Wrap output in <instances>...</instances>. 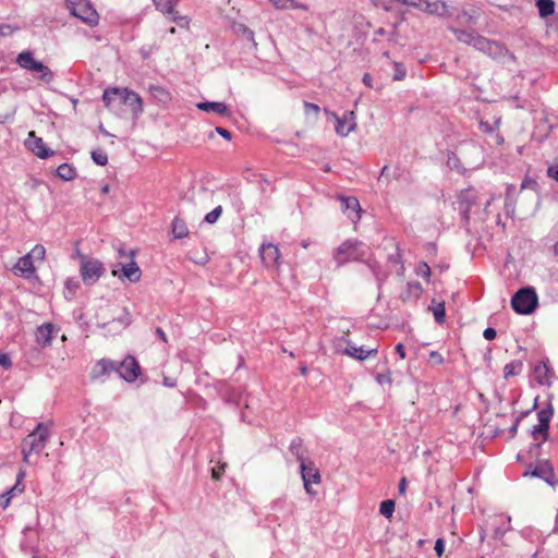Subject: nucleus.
Returning <instances> with one entry per match:
<instances>
[{"mask_svg":"<svg viewBox=\"0 0 558 558\" xmlns=\"http://www.w3.org/2000/svg\"><path fill=\"white\" fill-rule=\"evenodd\" d=\"M365 244L356 240L344 241L333 253V259L338 267L350 262L361 260L365 255Z\"/></svg>","mask_w":558,"mask_h":558,"instance_id":"f257e3e1","label":"nucleus"},{"mask_svg":"<svg viewBox=\"0 0 558 558\" xmlns=\"http://www.w3.org/2000/svg\"><path fill=\"white\" fill-rule=\"evenodd\" d=\"M538 305L536 291L532 287L519 289L511 298L512 310L521 315L532 314Z\"/></svg>","mask_w":558,"mask_h":558,"instance_id":"f03ea898","label":"nucleus"},{"mask_svg":"<svg viewBox=\"0 0 558 558\" xmlns=\"http://www.w3.org/2000/svg\"><path fill=\"white\" fill-rule=\"evenodd\" d=\"M16 63L24 70L37 72L39 74L38 78L45 83H50L53 80L52 71L41 61L36 60L34 53L29 50L19 53Z\"/></svg>","mask_w":558,"mask_h":558,"instance_id":"7ed1b4c3","label":"nucleus"},{"mask_svg":"<svg viewBox=\"0 0 558 558\" xmlns=\"http://www.w3.org/2000/svg\"><path fill=\"white\" fill-rule=\"evenodd\" d=\"M71 13L89 26L98 24L99 15L89 0H65Z\"/></svg>","mask_w":558,"mask_h":558,"instance_id":"20e7f679","label":"nucleus"},{"mask_svg":"<svg viewBox=\"0 0 558 558\" xmlns=\"http://www.w3.org/2000/svg\"><path fill=\"white\" fill-rule=\"evenodd\" d=\"M81 258L80 272L85 284H94L105 274V266L98 259L87 258L85 255L77 253Z\"/></svg>","mask_w":558,"mask_h":558,"instance_id":"39448f33","label":"nucleus"},{"mask_svg":"<svg viewBox=\"0 0 558 558\" xmlns=\"http://www.w3.org/2000/svg\"><path fill=\"white\" fill-rule=\"evenodd\" d=\"M527 475L542 478L551 487L558 485V478L556 476L554 465L549 460L538 461L536 465L529 464L523 473V476Z\"/></svg>","mask_w":558,"mask_h":558,"instance_id":"423d86ee","label":"nucleus"},{"mask_svg":"<svg viewBox=\"0 0 558 558\" xmlns=\"http://www.w3.org/2000/svg\"><path fill=\"white\" fill-rule=\"evenodd\" d=\"M48 438V428L44 426L43 423H39L37 427L23 439L22 446L25 447L28 452L39 453L45 449Z\"/></svg>","mask_w":558,"mask_h":558,"instance_id":"0eeeda50","label":"nucleus"},{"mask_svg":"<svg viewBox=\"0 0 558 558\" xmlns=\"http://www.w3.org/2000/svg\"><path fill=\"white\" fill-rule=\"evenodd\" d=\"M335 350L338 353L345 354L350 357L364 361L367 357L375 355L377 349L365 350L363 347H355L352 342L348 341L344 337L335 340Z\"/></svg>","mask_w":558,"mask_h":558,"instance_id":"6e6552de","label":"nucleus"},{"mask_svg":"<svg viewBox=\"0 0 558 558\" xmlns=\"http://www.w3.org/2000/svg\"><path fill=\"white\" fill-rule=\"evenodd\" d=\"M473 47L493 59H501L509 53L504 44L488 39L480 34L475 37Z\"/></svg>","mask_w":558,"mask_h":558,"instance_id":"1a4fd4ad","label":"nucleus"},{"mask_svg":"<svg viewBox=\"0 0 558 558\" xmlns=\"http://www.w3.org/2000/svg\"><path fill=\"white\" fill-rule=\"evenodd\" d=\"M458 209L461 215L462 226L468 229L470 225V211L476 203V194L472 187L462 190L457 197Z\"/></svg>","mask_w":558,"mask_h":558,"instance_id":"9d476101","label":"nucleus"},{"mask_svg":"<svg viewBox=\"0 0 558 558\" xmlns=\"http://www.w3.org/2000/svg\"><path fill=\"white\" fill-rule=\"evenodd\" d=\"M301 477L303 481L305 492L315 497L317 493L312 488V484L320 483V472L317 468H315L314 462L308 461L303 464H300Z\"/></svg>","mask_w":558,"mask_h":558,"instance_id":"9b49d317","label":"nucleus"},{"mask_svg":"<svg viewBox=\"0 0 558 558\" xmlns=\"http://www.w3.org/2000/svg\"><path fill=\"white\" fill-rule=\"evenodd\" d=\"M259 256L262 263L267 268L279 269L281 262V254L277 245L272 243H264L259 247Z\"/></svg>","mask_w":558,"mask_h":558,"instance_id":"f8f14e48","label":"nucleus"},{"mask_svg":"<svg viewBox=\"0 0 558 558\" xmlns=\"http://www.w3.org/2000/svg\"><path fill=\"white\" fill-rule=\"evenodd\" d=\"M119 376L125 381L133 383L141 373V367L136 359L128 355L123 361L118 363Z\"/></svg>","mask_w":558,"mask_h":558,"instance_id":"ddd939ff","label":"nucleus"},{"mask_svg":"<svg viewBox=\"0 0 558 558\" xmlns=\"http://www.w3.org/2000/svg\"><path fill=\"white\" fill-rule=\"evenodd\" d=\"M336 198L340 201L341 210L349 217V219L354 223L361 219L362 208L356 197L337 194Z\"/></svg>","mask_w":558,"mask_h":558,"instance_id":"4468645a","label":"nucleus"},{"mask_svg":"<svg viewBox=\"0 0 558 558\" xmlns=\"http://www.w3.org/2000/svg\"><path fill=\"white\" fill-rule=\"evenodd\" d=\"M119 105L128 106L134 117H138L143 112V100L141 96L128 88H120Z\"/></svg>","mask_w":558,"mask_h":558,"instance_id":"2eb2a0df","label":"nucleus"},{"mask_svg":"<svg viewBox=\"0 0 558 558\" xmlns=\"http://www.w3.org/2000/svg\"><path fill=\"white\" fill-rule=\"evenodd\" d=\"M25 146L40 159H46L54 155V151L48 148L43 138L36 136L34 131L28 133V137L25 140Z\"/></svg>","mask_w":558,"mask_h":558,"instance_id":"dca6fc26","label":"nucleus"},{"mask_svg":"<svg viewBox=\"0 0 558 558\" xmlns=\"http://www.w3.org/2000/svg\"><path fill=\"white\" fill-rule=\"evenodd\" d=\"M134 252L131 251V256L133 257ZM117 266H121V274L113 268L112 276L119 277L121 279H128L130 282H138L141 280L142 271L137 264L132 258L128 264H117Z\"/></svg>","mask_w":558,"mask_h":558,"instance_id":"f3484780","label":"nucleus"},{"mask_svg":"<svg viewBox=\"0 0 558 558\" xmlns=\"http://www.w3.org/2000/svg\"><path fill=\"white\" fill-rule=\"evenodd\" d=\"M13 272L16 276L31 279L35 276L36 267L34 265V262L32 259L31 254H26L19 258L16 264L13 266Z\"/></svg>","mask_w":558,"mask_h":558,"instance_id":"a211bd4d","label":"nucleus"},{"mask_svg":"<svg viewBox=\"0 0 558 558\" xmlns=\"http://www.w3.org/2000/svg\"><path fill=\"white\" fill-rule=\"evenodd\" d=\"M534 379L541 386L549 387L551 385V378L554 372L549 366L548 360L538 362L533 369Z\"/></svg>","mask_w":558,"mask_h":558,"instance_id":"6ab92c4d","label":"nucleus"},{"mask_svg":"<svg viewBox=\"0 0 558 558\" xmlns=\"http://www.w3.org/2000/svg\"><path fill=\"white\" fill-rule=\"evenodd\" d=\"M422 8L426 13L432 14V15H437L440 17H450L451 16V13L448 9L447 3L441 0H435V1L425 0Z\"/></svg>","mask_w":558,"mask_h":558,"instance_id":"aec40b11","label":"nucleus"},{"mask_svg":"<svg viewBox=\"0 0 558 558\" xmlns=\"http://www.w3.org/2000/svg\"><path fill=\"white\" fill-rule=\"evenodd\" d=\"M118 371V362L108 359L99 360L93 368L92 377L99 378Z\"/></svg>","mask_w":558,"mask_h":558,"instance_id":"412c9836","label":"nucleus"},{"mask_svg":"<svg viewBox=\"0 0 558 558\" xmlns=\"http://www.w3.org/2000/svg\"><path fill=\"white\" fill-rule=\"evenodd\" d=\"M53 325L50 323L43 324L36 329V341L41 347H48L52 341Z\"/></svg>","mask_w":558,"mask_h":558,"instance_id":"4be33fe9","label":"nucleus"},{"mask_svg":"<svg viewBox=\"0 0 558 558\" xmlns=\"http://www.w3.org/2000/svg\"><path fill=\"white\" fill-rule=\"evenodd\" d=\"M196 107L206 112H215L220 116H227L229 114V108L225 102L220 101H204L198 102Z\"/></svg>","mask_w":558,"mask_h":558,"instance_id":"5701e85b","label":"nucleus"},{"mask_svg":"<svg viewBox=\"0 0 558 558\" xmlns=\"http://www.w3.org/2000/svg\"><path fill=\"white\" fill-rule=\"evenodd\" d=\"M335 117L337 124H336V132L337 134L341 136H347L355 126L354 123L349 122L348 116L352 117L353 112L345 113L343 118L338 117L336 113H332Z\"/></svg>","mask_w":558,"mask_h":558,"instance_id":"b1692460","label":"nucleus"},{"mask_svg":"<svg viewBox=\"0 0 558 558\" xmlns=\"http://www.w3.org/2000/svg\"><path fill=\"white\" fill-rule=\"evenodd\" d=\"M423 293L422 284L417 281L408 282L407 290L401 294L404 302L418 300Z\"/></svg>","mask_w":558,"mask_h":558,"instance_id":"393cba45","label":"nucleus"},{"mask_svg":"<svg viewBox=\"0 0 558 558\" xmlns=\"http://www.w3.org/2000/svg\"><path fill=\"white\" fill-rule=\"evenodd\" d=\"M277 10L296 9L308 11L310 7L305 3L298 2L296 0H268Z\"/></svg>","mask_w":558,"mask_h":558,"instance_id":"a878e982","label":"nucleus"},{"mask_svg":"<svg viewBox=\"0 0 558 558\" xmlns=\"http://www.w3.org/2000/svg\"><path fill=\"white\" fill-rule=\"evenodd\" d=\"M448 28H449V31H451L454 34L458 41L470 45L472 47L474 45L475 37H477V35H478L474 31L469 32V31L460 29V28H457L453 26H449Z\"/></svg>","mask_w":558,"mask_h":558,"instance_id":"bb28decb","label":"nucleus"},{"mask_svg":"<svg viewBox=\"0 0 558 558\" xmlns=\"http://www.w3.org/2000/svg\"><path fill=\"white\" fill-rule=\"evenodd\" d=\"M171 233L174 239H184L189 235V228L180 217H174L171 223Z\"/></svg>","mask_w":558,"mask_h":558,"instance_id":"cd10ccee","label":"nucleus"},{"mask_svg":"<svg viewBox=\"0 0 558 558\" xmlns=\"http://www.w3.org/2000/svg\"><path fill=\"white\" fill-rule=\"evenodd\" d=\"M290 452L296 458L300 464L305 463L306 450L303 447V440L301 438H294L289 446Z\"/></svg>","mask_w":558,"mask_h":558,"instance_id":"c85d7f7f","label":"nucleus"},{"mask_svg":"<svg viewBox=\"0 0 558 558\" xmlns=\"http://www.w3.org/2000/svg\"><path fill=\"white\" fill-rule=\"evenodd\" d=\"M56 172H57V175L63 181H72L77 175L76 169L66 162L60 165L57 168Z\"/></svg>","mask_w":558,"mask_h":558,"instance_id":"c756f323","label":"nucleus"},{"mask_svg":"<svg viewBox=\"0 0 558 558\" xmlns=\"http://www.w3.org/2000/svg\"><path fill=\"white\" fill-rule=\"evenodd\" d=\"M554 0H536V8L542 19H546L555 13Z\"/></svg>","mask_w":558,"mask_h":558,"instance_id":"7c9ffc66","label":"nucleus"},{"mask_svg":"<svg viewBox=\"0 0 558 558\" xmlns=\"http://www.w3.org/2000/svg\"><path fill=\"white\" fill-rule=\"evenodd\" d=\"M119 87L107 88L102 94V101L107 108H112L116 102L119 104Z\"/></svg>","mask_w":558,"mask_h":558,"instance_id":"2f4dec72","label":"nucleus"},{"mask_svg":"<svg viewBox=\"0 0 558 558\" xmlns=\"http://www.w3.org/2000/svg\"><path fill=\"white\" fill-rule=\"evenodd\" d=\"M523 369V362L520 360L511 361L504 367V378L507 380L512 376L520 374Z\"/></svg>","mask_w":558,"mask_h":558,"instance_id":"473e14b6","label":"nucleus"},{"mask_svg":"<svg viewBox=\"0 0 558 558\" xmlns=\"http://www.w3.org/2000/svg\"><path fill=\"white\" fill-rule=\"evenodd\" d=\"M179 0H153L154 5L163 15L174 13V8Z\"/></svg>","mask_w":558,"mask_h":558,"instance_id":"72a5a7b5","label":"nucleus"},{"mask_svg":"<svg viewBox=\"0 0 558 558\" xmlns=\"http://www.w3.org/2000/svg\"><path fill=\"white\" fill-rule=\"evenodd\" d=\"M148 90L151 94V96L159 102L166 104L170 100V93L161 86L150 85L148 87Z\"/></svg>","mask_w":558,"mask_h":558,"instance_id":"f704fd0d","label":"nucleus"},{"mask_svg":"<svg viewBox=\"0 0 558 558\" xmlns=\"http://www.w3.org/2000/svg\"><path fill=\"white\" fill-rule=\"evenodd\" d=\"M554 415V407L551 403H548V405L545 409H542L537 413L538 424L549 429L550 421Z\"/></svg>","mask_w":558,"mask_h":558,"instance_id":"c9c22d12","label":"nucleus"},{"mask_svg":"<svg viewBox=\"0 0 558 558\" xmlns=\"http://www.w3.org/2000/svg\"><path fill=\"white\" fill-rule=\"evenodd\" d=\"M432 304H433V313H434L435 320L438 324H442L445 322V317H446L445 302L436 303V300L434 299L432 301Z\"/></svg>","mask_w":558,"mask_h":558,"instance_id":"e433bc0d","label":"nucleus"},{"mask_svg":"<svg viewBox=\"0 0 558 558\" xmlns=\"http://www.w3.org/2000/svg\"><path fill=\"white\" fill-rule=\"evenodd\" d=\"M548 428L542 426L541 424L534 425L531 435L535 440H541L542 442L547 441L549 437Z\"/></svg>","mask_w":558,"mask_h":558,"instance_id":"4c0bfd02","label":"nucleus"},{"mask_svg":"<svg viewBox=\"0 0 558 558\" xmlns=\"http://www.w3.org/2000/svg\"><path fill=\"white\" fill-rule=\"evenodd\" d=\"M235 32L236 33H241L242 35L245 36V38L252 43V46L253 48L256 50L257 49V43L255 40V35H254V32L248 28L246 25L244 24H236L235 25Z\"/></svg>","mask_w":558,"mask_h":558,"instance_id":"58836bf2","label":"nucleus"},{"mask_svg":"<svg viewBox=\"0 0 558 558\" xmlns=\"http://www.w3.org/2000/svg\"><path fill=\"white\" fill-rule=\"evenodd\" d=\"M447 165L450 169L457 170L459 173H464L465 168L462 166L460 158L453 151L448 154Z\"/></svg>","mask_w":558,"mask_h":558,"instance_id":"ea45409f","label":"nucleus"},{"mask_svg":"<svg viewBox=\"0 0 558 558\" xmlns=\"http://www.w3.org/2000/svg\"><path fill=\"white\" fill-rule=\"evenodd\" d=\"M391 65H392V70H393L392 80L393 81L404 80V77L407 75V68L404 66V64L402 62L392 61Z\"/></svg>","mask_w":558,"mask_h":558,"instance_id":"a19ab883","label":"nucleus"},{"mask_svg":"<svg viewBox=\"0 0 558 558\" xmlns=\"http://www.w3.org/2000/svg\"><path fill=\"white\" fill-rule=\"evenodd\" d=\"M500 125V118H497L494 120L493 123H489L488 121H484V120H481L480 121V130L483 132V133H487V134H490L493 133L495 130H497Z\"/></svg>","mask_w":558,"mask_h":558,"instance_id":"79ce46f5","label":"nucleus"},{"mask_svg":"<svg viewBox=\"0 0 558 558\" xmlns=\"http://www.w3.org/2000/svg\"><path fill=\"white\" fill-rule=\"evenodd\" d=\"M395 246H396L397 253L395 255H390L389 256V262L391 264L396 265V267H397V269H396L397 275H402L403 271H404V266H403V263L401 260V254H400V251H399V247H398L397 243H395Z\"/></svg>","mask_w":558,"mask_h":558,"instance_id":"37998d69","label":"nucleus"},{"mask_svg":"<svg viewBox=\"0 0 558 558\" xmlns=\"http://www.w3.org/2000/svg\"><path fill=\"white\" fill-rule=\"evenodd\" d=\"M415 274L417 276L423 277L427 281H429L430 278V267L425 262H420L415 267Z\"/></svg>","mask_w":558,"mask_h":558,"instance_id":"c03bdc74","label":"nucleus"},{"mask_svg":"<svg viewBox=\"0 0 558 558\" xmlns=\"http://www.w3.org/2000/svg\"><path fill=\"white\" fill-rule=\"evenodd\" d=\"M92 159L98 166H106L108 163V156L104 150H93Z\"/></svg>","mask_w":558,"mask_h":558,"instance_id":"a18cd8bd","label":"nucleus"},{"mask_svg":"<svg viewBox=\"0 0 558 558\" xmlns=\"http://www.w3.org/2000/svg\"><path fill=\"white\" fill-rule=\"evenodd\" d=\"M221 214H222V207L219 205L205 216L204 221L209 225H214L219 219Z\"/></svg>","mask_w":558,"mask_h":558,"instance_id":"49530a36","label":"nucleus"},{"mask_svg":"<svg viewBox=\"0 0 558 558\" xmlns=\"http://www.w3.org/2000/svg\"><path fill=\"white\" fill-rule=\"evenodd\" d=\"M28 254L32 255V259L35 258L43 262L46 256V248L41 244H36Z\"/></svg>","mask_w":558,"mask_h":558,"instance_id":"de8ad7c7","label":"nucleus"},{"mask_svg":"<svg viewBox=\"0 0 558 558\" xmlns=\"http://www.w3.org/2000/svg\"><path fill=\"white\" fill-rule=\"evenodd\" d=\"M170 16V20L174 22L180 27H187L190 20L186 16L180 15L175 10L174 13L168 14Z\"/></svg>","mask_w":558,"mask_h":558,"instance_id":"09e8293b","label":"nucleus"},{"mask_svg":"<svg viewBox=\"0 0 558 558\" xmlns=\"http://www.w3.org/2000/svg\"><path fill=\"white\" fill-rule=\"evenodd\" d=\"M457 20L465 25H475L477 17L473 14H470L466 11H463L461 14L457 16Z\"/></svg>","mask_w":558,"mask_h":558,"instance_id":"8fccbe9b","label":"nucleus"},{"mask_svg":"<svg viewBox=\"0 0 558 558\" xmlns=\"http://www.w3.org/2000/svg\"><path fill=\"white\" fill-rule=\"evenodd\" d=\"M17 107L12 106L5 113L0 114V124L12 122L16 113Z\"/></svg>","mask_w":558,"mask_h":558,"instance_id":"3c124183","label":"nucleus"},{"mask_svg":"<svg viewBox=\"0 0 558 558\" xmlns=\"http://www.w3.org/2000/svg\"><path fill=\"white\" fill-rule=\"evenodd\" d=\"M531 411L527 410V411H523L519 414V416L515 418L513 425L509 428V433L511 435V437H514L517 435V432H518V427H519V424L520 422L529 415Z\"/></svg>","mask_w":558,"mask_h":558,"instance_id":"603ef678","label":"nucleus"},{"mask_svg":"<svg viewBox=\"0 0 558 558\" xmlns=\"http://www.w3.org/2000/svg\"><path fill=\"white\" fill-rule=\"evenodd\" d=\"M303 106H304L305 114H307V116L308 114L318 116V113L320 111L319 106L316 104H313V102L304 101Z\"/></svg>","mask_w":558,"mask_h":558,"instance_id":"864d4df0","label":"nucleus"},{"mask_svg":"<svg viewBox=\"0 0 558 558\" xmlns=\"http://www.w3.org/2000/svg\"><path fill=\"white\" fill-rule=\"evenodd\" d=\"M19 27H14L9 24H0V37L12 35Z\"/></svg>","mask_w":558,"mask_h":558,"instance_id":"5fc2aeb1","label":"nucleus"},{"mask_svg":"<svg viewBox=\"0 0 558 558\" xmlns=\"http://www.w3.org/2000/svg\"><path fill=\"white\" fill-rule=\"evenodd\" d=\"M547 175L558 182V158L547 168Z\"/></svg>","mask_w":558,"mask_h":558,"instance_id":"6e6d98bb","label":"nucleus"},{"mask_svg":"<svg viewBox=\"0 0 558 558\" xmlns=\"http://www.w3.org/2000/svg\"><path fill=\"white\" fill-rule=\"evenodd\" d=\"M117 322L121 325L122 329L126 328L128 326L131 325L132 322L130 313L126 310H124L123 316L119 317Z\"/></svg>","mask_w":558,"mask_h":558,"instance_id":"4d7b16f0","label":"nucleus"},{"mask_svg":"<svg viewBox=\"0 0 558 558\" xmlns=\"http://www.w3.org/2000/svg\"><path fill=\"white\" fill-rule=\"evenodd\" d=\"M538 183L531 178H525L521 183V189H531V190H537Z\"/></svg>","mask_w":558,"mask_h":558,"instance_id":"13d9d810","label":"nucleus"},{"mask_svg":"<svg viewBox=\"0 0 558 558\" xmlns=\"http://www.w3.org/2000/svg\"><path fill=\"white\" fill-rule=\"evenodd\" d=\"M435 551L437 557H441L445 551V541L444 538H437L435 542Z\"/></svg>","mask_w":558,"mask_h":558,"instance_id":"bf43d9fd","label":"nucleus"},{"mask_svg":"<svg viewBox=\"0 0 558 558\" xmlns=\"http://www.w3.org/2000/svg\"><path fill=\"white\" fill-rule=\"evenodd\" d=\"M429 362H432L433 364H436V365H440L444 363V359H442L441 354L438 353L437 351H432L429 353Z\"/></svg>","mask_w":558,"mask_h":558,"instance_id":"052dcab7","label":"nucleus"},{"mask_svg":"<svg viewBox=\"0 0 558 558\" xmlns=\"http://www.w3.org/2000/svg\"><path fill=\"white\" fill-rule=\"evenodd\" d=\"M0 365L3 368H9L12 365V362H11V359H10L9 354H7L4 352H1V351H0Z\"/></svg>","mask_w":558,"mask_h":558,"instance_id":"680f3d73","label":"nucleus"},{"mask_svg":"<svg viewBox=\"0 0 558 558\" xmlns=\"http://www.w3.org/2000/svg\"><path fill=\"white\" fill-rule=\"evenodd\" d=\"M396 502L393 499H386V519L392 517Z\"/></svg>","mask_w":558,"mask_h":558,"instance_id":"e2e57ef3","label":"nucleus"},{"mask_svg":"<svg viewBox=\"0 0 558 558\" xmlns=\"http://www.w3.org/2000/svg\"><path fill=\"white\" fill-rule=\"evenodd\" d=\"M286 502H287L286 498H283V497L277 498L276 500H274L271 502L270 508L274 511H278L279 509H282L284 507Z\"/></svg>","mask_w":558,"mask_h":558,"instance_id":"0e129e2a","label":"nucleus"},{"mask_svg":"<svg viewBox=\"0 0 558 558\" xmlns=\"http://www.w3.org/2000/svg\"><path fill=\"white\" fill-rule=\"evenodd\" d=\"M25 489V486L23 483H15V485L10 488L9 490H7L8 495H13L15 496L16 494H21L23 493Z\"/></svg>","mask_w":558,"mask_h":558,"instance_id":"69168bd1","label":"nucleus"},{"mask_svg":"<svg viewBox=\"0 0 558 558\" xmlns=\"http://www.w3.org/2000/svg\"><path fill=\"white\" fill-rule=\"evenodd\" d=\"M80 284L77 281L68 279L65 281V288L70 291V293L74 294L75 291L78 289Z\"/></svg>","mask_w":558,"mask_h":558,"instance_id":"338daca9","label":"nucleus"},{"mask_svg":"<svg viewBox=\"0 0 558 558\" xmlns=\"http://www.w3.org/2000/svg\"><path fill=\"white\" fill-rule=\"evenodd\" d=\"M483 336L486 340H494L497 336V331L493 328V327H487L484 332H483Z\"/></svg>","mask_w":558,"mask_h":558,"instance_id":"774afa93","label":"nucleus"}]
</instances>
